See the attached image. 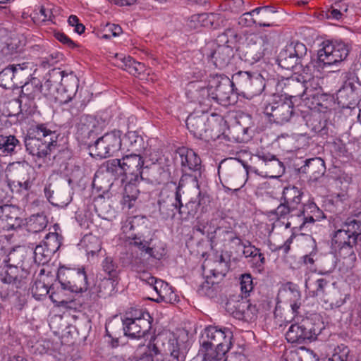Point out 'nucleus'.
<instances>
[{"label":"nucleus","mask_w":361,"mask_h":361,"mask_svg":"<svg viewBox=\"0 0 361 361\" xmlns=\"http://www.w3.org/2000/svg\"><path fill=\"white\" fill-rule=\"evenodd\" d=\"M152 317L143 310L127 312L122 319L124 335L130 338H144L152 328Z\"/></svg>","instance_id":"nucleus-7"},{"label":"nucleus","mask_w":361,"mask_h":361,"mask_svg":"<svg viewBox=\"0 0 361 361\" xmlns=\"http://www.w3.org/2000/svg\"><path fill=\"white\" fill-rule=\"evenodd\" d=\"M117 66L134 76H140L146 71L145 65L137 62L131 56H126L123 54H116V56Z\"/></svg>","instance_id":"nucleus-26"},{"label":"nucleus","mask_w":361,"mask_h":361,"mask_svg":"<svg viewBox=\"0 0 361 361\" xmlns=\"http://www.w3.org/2000/svg\"><path fill=\"white\" fill-rule=\"evenodd\" d=\"M82 244L88 256H94L100 252L102 249V242L100 239L92 234L85 235L82 240Z\"/></svg>","instance_id":"nucleus-43"},{"label":"nucleus","mask_w":361,"mask_h":361,"mask_svg":"<svg viewBox=\"0 0 361 361\" xmlns=\"http://www.w3.org/2000/svg\"><path fill=\"white\" fill-rule=\"evenodd\" d=\"M200 95L207 97L203 102H200V109H195L186 119V126L189 131L196 137L201 140H207L208 135H207V122L208 117L206 113L208 111L209 106H211L210 100H215L218 104H221V102L219 101L217 95H214L212 92V97L210 98L209 91L207 88H202L200 90Z\"/></svg>","instance_id":"nucleus-5"},{"label":"nucleus","mask_w":361,"mask_h":361,"mask_svg":"<svg viewBox=\"0 0 361 361\" xmlns=\"http://www.w3.org/2000/svg\"><path fill=\"white\" fill-rule=\"evenodd\" d=\"M263 109L269 121L280 125L289 122L297 114L292 100L283 95H272L264 103Z\"/></svg>","instance_id":"nucleus-6"},{"label":"nucleus","mask_w":361,"mask_h":361,"mask_svg":"<svg viewBox=\"0 0 361 361\" xmlns=\"http://www.w3.org/2000/svg\"><path fill=\"white\" fill-rule=\"evenodd\" d=\"M240 291L245 299H247L254 288L252 277L250 274H243L239 277Z\"/></svg>","instance_id":"nucleus-58"},{"label":"nucleus","mask_w":361,"mask_h":361,"mask_svg":"<svg viewBox=\"0 0 361 361\" xmlns=\"http://www.w3.org/2000/svg\"><path fill=\"white\" fill-rule=\"evenodd\" d=\"M145 169L146 173L144 176L143 180H147L152 183L159 185L164 184L169 180V173L160 166H146Z\"/></svg>","instance_id":"nucleus-35"},{"label":"nucleus","mask_w":361,"mask_h":361,"mask_svg":"<svg viewBox=\"0 0 361 361\" xmlns=\"http://www.w3.org/2000/svg\"><path fill=\"white\" fill-rule=\"evenodd\" d=\"M336 267V258L334 255H326L321 258L318 264L312 270L313 273L319 276L329 277Z\"/></svg>","instance_id":"nucleus-39"},{"label":"nucleus","mask_w":361,"mask_h":361,"mask_svg":"<svg viewBox=\"0 0 361 361\" xmlns=\"http://www.w3.org/2000/svg\"><path fill=\"white\" fill-rule=\"evenodd\" d=\"M78 87L79 80L73 72L66 73L63 71V80L60 82V89L56 99L62 104L68 103L75 97Z\"/></svg>","instance_id":"nucleus-18"},{"label":"nucleus","mask_w":361,"mask_h":361,"mask_svg":"<svg viewBox=\"0 0 361 361\" xmlns=\"http://www.w3.org/2000/svg\"><path fill=\"white\" fill-rule=\"evenodd\" d=\"M250 75V73L244 71H238L233 74L229 79L232 90L240 92L243 94Z\"/></svg>","instance_id":"nucleus-44"},{"label":"nucleus","mask_w":361,"mask_h":361,"mask_svg":"<svg viewBox=\"0 0 361 361\" xmlns=\"http://www.w3.org/2000/svg\"><path fill=\"white\" fill-rule=\"evenodd\" d=\"M233 154L229 150V157L227 156V160H237L240 162L245 171L246 176L248 175L249 172H253L267 178H277L282 176L285 173L284 164L275 154L269 152L261 150L257 151L255 154V157L258 159V168L247 165L238 157H233L231 155Z\"/></svg>","instance_id":"nucleus-4"},{"label":"nucleus","mask_w":361,"mask_h":361,"mask_svg":"<svg viewBox=\"0 0 361 361\" xmlns=\"http://www.w3.org/2000/svg\"><path fill=\"white\" fill-rule=\"evenodd\" d=\"M151 241L152 239H146L144 235L141 233H132L126 237V242L129 245L134 246L146 254L147 252L152 251Z\"/></svg>","instance_id":"nucleus-41"},{"label":"nucleus","mask_w":361,"mask_h":361,"mask_svg":"<svg viewBox=\"0 0 361 361\" xmlns=\"http://www.w3.org/2000/svg\"><path fill=\"white\" fill-rule=\"evenodd\" d=\"M302 77V75H298L286 80L285 88L287 92L283 97H287L290 100L292 98L295 97H305V88H304Z\"/></svg>","instance_id":"nucleus-31"},{"label":"nucleus","mask_w":361,"mask_h":361,"mask_svg":"<svg viewBox=\"0 0 361 361\" xmlns=\"http://www.w3.org/2000/svg\"><path fill=\"white\" fill-rule=\"evenodd\" d=\"M252 13L256 15V25L260 27H271L275 25L274 16L276 13L274 7L265 6L258 7L252 10Z\"/></svg>","instance_id":"nucleus-32"},{"label":"nucleus","mask_w":361,"mask_h":361,"mask_svg":"<svg viewBox=\"0 0 361 361\" xmlns=\"http://www.w3.org/2000/svg\"><path fill=\"white\" fill-rule=\"evenodd\" d=\"M303 118L306 122V125L316 134L322 137L328 135V128L326 126V121L322 120L318 114H307L303 116Z\"/></svg>","instance_id":"nucleus-36"},{"label":"nucleus","mask_w":361,"mask_h":361,"mask_svg":"<svg viewBox=\"0 0 361 361\" xmlns=\"http://www.w3.org/2000/svg\"><path fill=\"white\" fill-rule=\"evenodd\" d=\"M326 361H357L353 359L350 354V350L345 344L338 345L334 348L332 355L327 358Z\"/></svg>","instance_id":"nucleus-46"},{"label":"nucleus","mask_w":361,"mask_h":361,"mask_svg":"<svg viewBox=\"0 0 361 361\" xmlns=\"http://www.w3.org/2000/svg\"><path fill=\"white\" fill-rule=\"evenodd\" d=\"M303 195L301 189L294 185H288L283 188L281 197V201L286 202L298 210V214L300 217V224L298 228L300 231L324 218V212L313 201L309 200L306 203H302Z\"/></svg>","instance_id":"nucleus-1"},{"label":"nucleus","mask_w":361,"mask_h":361,"mask_svg":"<svg viewBox=\"0 0 361 361\" xmlns=\"http://www.w3.org/2000/svg\"><path fill=\"white\" fill-rule=\"evenodd\" d=\"M43 97L42 82L36 77H31L21 87L20 97L28 100L40 99Z\"/></svg>","instance_id":"nucleus-28"},{"label":"nucleus","mask_w":361,"mask_h":361,"mask_svg":"<svg viewBox=\"0 0 361 361\" xmlns=\"http://www.w3.org/2000/svg\"><path fill=\"white\" fill-rule=\"evenodd\" d=\"M361 231V214L360 212L347 218L341 229L334 232L332 238V246L338 250L341 256L348 259L351 262L356 259L353 247L358 239V232Z\"/></svg>","instance_id":"nucleus-2"},{"label":"nucleus","mask_w":361,"mask_h":361,"mask_svg":"<svg viewBox=\"0 0 361 361\" xmlns=\"http://www.w3.org/2000/svg\"><path fill=\"white\" fill-rule=\"evenodd\" d=\"M47 219L43 214L32 215L27 222V230L33 233L42 231L47 226Z\"/></svg>","instance_id":"nucleus-51"},{"label":"nucleus","mask_w":361,"mask_h":361,"mask_svg":"<svg viewBox=\"0 0 361 361\" xmlns=\"http://www.w3.org/2000/svg\"><path fill=\"white\" fill-rule=\"evenodd\" d=\"M123 172L126 178H132L135 181H141L146 173L145 160L140 153L131 152L121 158Z\"/></svg>","instance_id":"nucleus-17"},{"label":"nucleus","mask_w":361,"mask_h":361,"mask_svg":"<svg viewBox=\"0 0 361 361\" xmlns=\"http://www.w3.org/2000/svg\"><path fill=\"white\" fill-rule=\"evenodd\" d=\"M6 269L4 274H0V297L6 300L13 295L15 289L20 288L23 284L24 276L20 273L23 270L17 266L6 264Z\"/></svg>","instance_id":"nucleus-15"},{"label":"nucleus","mask_w":361,"mask_h":361,"mask_svg":"<svg viewBox=\"0 0 361 361\" xmlns=\"http://www.w3.org/2000/svg\"><path fill=\"white\" fill-rule=\"evenodd\" d=\"M103 270L111 278H116L118 274V265L111 257H106L102 262Z\"/></svg>","instance_id":"nucleus-62"},{"label":"nucleus","mask_w":361,"mask_h":361,"mask_svg":"<svg viewBox=\"0 0 361 361\" xmlns=\"http://www.w3.org/2000/svg\"><path fill=\"white\" fill-rule=\"evenodd\" d=\"M320 331L321 329L316 327L312 319L306 317L290 326L286 334V338L288 343H305L316 340Z\"/></svg>","instance_id":"nucleus-11"},{"label":"nucleus","mask_w":361,"mask_h":361,"mask_svg":"<svg viewBox=\"0 0 361 361\" xmlns=\"http://www.w3.org/2000/svg\"><path fill=\"white\" fill-rule=\"evenodd\" d=\"M121 132L114 130L101 137H97L92 144L89 145L90 154L100 159L106 158L115 155L121 149Z\"/></svg>","instance_id":"nucleus-9"},{"label":"nucleus","mask_w":361,"mask_h":361,"mask_svg":"<svg viewBox=\"0 0 361 361\" xmlns=\"http://www.w3.org/2000/svg\"><path fill=\"white\" fill-rule=\"evenodd\" d=\"M168 350L170 354L167 361H185L188 350L177 339L170 340Z\"/></svg>","instance_id":"nucleus-40"},{"label":"nucleus","mask_w":361,"mask_h":361,"mask_svg":"<svg viewBox=\"0 0 361 361\" xmlns=\"http://www.w3.org/2000/svg\"><path fill=\"white\" fill-rule=\"evenodd\" d=\"M250 121V116L233 110L227 111V140L237 142H245L250 137L247 135L249 126L246 123Z\"/></svg>","instance_id":"nucleus-14"},{"label":"nucleus","mask_w":361,"mask_h":361,"mask_svg":"<svg viewBox=\"0 0 361 361\" xmlns=\"http://www.w3.org/2000/svg\"><path fill=\"white\" fill-rule=\"evenodd\" d=\"M178 154L180 157L181 166L185 173L196 171L200 169V158L192 149L187 148L179 149Z\"/></svg>","instance_id":"nucleus-27"},{"label":"nucleus","mask_w":361,"mask_h":361,"mask_svg":"<svg viewBox=\"0 0 361 361\" xmlns=\"http://www.w3.org/2000/svg\"><path fill=\"white\" fill-rule=\"evenodd\" d=\"M348 55V49L343 43H324L317 54L316 59H312L311 63L317 68H324L342 62Z\"/></svg>","instance_id":"nucleus-10"},{"label":"nucleus","mask_w":361,"mask_h":361,"mask_svg":"<svg viewBox=\"0 0 361 361\" xmlns=\"http://www.w3.org/2000/svg\"><path fill=\"white\" fill-rule=\"evenodd\" d=\"M244 299V296L240 294H230L227 298V313L238 320L243 319L246 311L252 308L248 300Z\"/></svg>","instance_id":"nucleus-22"},{"label":"nucleus","mask_w":361,"mask_h":361,"mask_svg":"<svg viewBox=\"0 0 361 361\" xmlns=\"http://www.w3.org/2000/svg\"><path fill=\"white\" fill-rule=\"evenodd\" d=\"M303 80L304 88H305V97L304 99H310V97L319 92H322V88L320 85V79L319 78H310L307 79L305 76L302 77Z\"/></svg>","instance_id":"nucleus-49"},{"label":"nucleus","mask_w":361,"mask_h":361,"mask_svg":"<svg viewBox=\"0 0 361 361\" xmlns=\"http://www.w3.org/2000/svg\"><path fill=\"white\" fill-rule=\"evenodd\" d=\"M272 214H274L279 219H285L288 216L290 218L298 217L300 219L299 216L298 210L295 207L290 206L284 201H281L280 204L273 211L271 212Z\"/></svg>","instance_id":"nucleus-50"},{"label":"nucleus","mask_w":361,"mask_h":361,"mask_svg":"<svg viewBox=\"0 0 361 361\" xmlns=\"http://www.w3.org/2000/svg\"><path fill=\"white\" fill-rule=\"evenodd\" d=\"M212 116L215 117V120L211 130V138L214 140L225 139L226 120L224 116L216 113H212Z\"/></svg>","instance_id":"nucleus-42"},{"label":"nucleus","mask_w":361,"mask_h":361,"mask_svg":"<svg viewBox=\"0 0 361 361\" xmlns=\"http://www.w3.org/2000/svg\"><path fill=\"white\" fill-rule=\"evenodd\" d=\"M310 99L312 100V104L314 105V108L318 107L321 111L327 110L331 103V96L323 91L316 93Z\"/></svg>","instance_id":"nucleus-53"},{"label":"nucleus","mask_w":361,"mask_h":361,"mask_svg":"<svg viewBox=\"0 0 361 361\" xmlns=\"http://www.w3.org/2000/svg\"><path fill=\"white\" fill-rule=\"evenodd\" d=\"M199 353L203 355V361H226V350L221 342L216 344L214 350H199Z\"/></svg>","instance_id":"nucleus-45"},{"label":"nucleus","mask_w":361,"mask_h":361,"mask_svg":"<svg viewBox=\"0 0 361 361\" xmlns=\"http://www.w3.org/2000/svg\"><path fill=\"white\" fill-rule=\"evenodd\" d=\"M102 131L99 121L95 117L90 115H83L76 124L75 136L82 144L92 145Z\"/></svg>","instance_id":"nucleus-16"},{"label":"nucleus","mask_w":361,"mask_h":361,"mask_svg":"<svg viewBox=\"0 0 361 361\" xmlns=\"http://www.w3.org/2000/svg\"><path fill=\"white\" fill-rule=\"evenodd\" d=\"M57 280L61 287L71 293H82L88 288L87 277L84 269H70L60 267L57 271Z\"/></svg>","instance_id":"nucleus-12"},{"label":"nucleus","mask_w":361,"mask_h":361,"mask_svg":"<svg viewBox=\"0 0 361 361\" xmlns=\"http://www.w3.org/2000/svg\"><path fill=\"white\" fill-rule=\"evenodd\" d=\"M44 276H40V279H37L34 284L32 286L31 291L33 297L38 300L46 297V295L50 293L51 290L54 289V286H49L43 279Z\"/></svg>","instance_id":"nucleus-47"},{"label":"nucleus","mask_w":361,"mask_h":361,"mask_svg":"<svg viewBox=\"0 0 361 361\" xmlns=\"http://www.w3.org/2000/svg\"><path fill=\"white\" fill-rule=\"evenodd\" d=\"M53 255L54 254L49 251L42 243L37 245L34 250V260L38 264L44 265L48 263Z\"/></svg>","instance_id":"nucleus-55"},{"label":"nucleus","mask_w":361,"mask_h":361,"mask_svg":"<svg viewBox=\"0 0 361 361\" xmlns=\"http://www.w3.org/2000/svg\"><path fill=\"white\" fill-rule=\"evenodd\" d=\"M34 133V136L30 134L24 140L26 151L33 157L44 158L59 145L60 134L48 128L46 124L37 125Z\"/></svg>","instance_id":"nucleus-3"},{"label":"nucleus","mask_w":361,"mask_h":361,"mask_svg":"<svg viewBox=\"0 0 361 361\" xmlns=\"http://www.w3.org/2000/svg\"><path fill=\"white\" fill-rule=\"evenodd\" d=\"M126 178V183L124 185L121 204L123 207H126L130 209L135 206L140 194V190L137 188V184L140 181H135L132 178Z\"/></svg>","instance_id":"nucleus-29"},{"label":"nucleus","mask_w":361,"mask_h":361,"mask_svg":"<svg viewBox=\"0 0 361 361\" xmlns=\"http://www.w3.org/2000/svg\"><path fill=\"white\" fill-rule=\"evenodd\" d=\"M300 174H306L312 180H317L326 172L324 161L320 157H314L303 161V164L297 169Z\"/></svg>","instance_id":"nucleus-21"},{"label":"nucleus","mask_w":361,"mask_h":361,"mask_svg":"<svg viewBox=\"0 0 361 361\" xmlns=\"http://www.w3.org/2000/svg\"><path fill=\"white\" fill-rule=\"evenodd\" d=\"M21 149L20 141L14 135H0V149L4 152L12 153L16 152Z\"/></svg>","instance_id":"nucleus-48"},{"label":"nucleus","mask_w":361,"mask_h":361,"mask_svg":"<svg viewBox=\"0 0 361 361\" xmlns=\"http://www.w3.org/2000/svg\"><path fill=\"white\" fill-rule=\"evenodd\" d=\"M103 167L106 169V172L112 176H116L123 173L121 159H109L103 164Z\"/></svg>","instance_id":"nucleus-60"},{"label":"nucleus","mask_w":361,"mask_h":361,"mask_svg":"<svg viewBox=\"0 0 361 361\" xmlns=\"http://www.w3.org/2000/svg\"><path fill=\"white\" fill-rule=\"evenodd\" d=\"M245 243H243L238 236L232 235L229 237L230 251L228 257L233 259H238L242 257V249Z\"/></svg>","instance_id":"nucleus-56"},{"label":"nucleus","mask_w":361,"mask_h":361,"mask_svg":"<svg viewBox=\"0 0 361 361\" xmlns=\"http://www.w3.org/2000/svg\"><path fill=\"white\" fill-rule=\"evenodd\" d=\"M307 49L300 42H292L280 51L277 57V63L280 67L286 70L300 71L305 66Z\"/></svg>","instance_id":"nucleus-8"},{"label":"nucleus","mask_w":361,"mask_h":361,"mask_svg":"<svg viewBox=\"0 0 361 361\" xmlns=\"http://www.w3.org/2000/svg\"><path fill=\"white\" fill-rule=\"evenodd\" d=\"M217 18L214 13H200L192 15L187 22V27L190 30H197L201 27H212Z\"/></svg>","instance_id":"nucleus-38"},{"label":"nucleus","mask_w":361,"mask_h":361,"mask_svg":"<svg viewBox=\"0 0 361 361\" xmlns=\"http://www.w3.org/2000/svg\"><path fill=\"white\" fill-rule=\"evenodd\" d=\"M62 236L56 232H50L44 237L42 244L47 247L54 255L59 250L61 245Z\"/></svg>","instance_id":"nucleus-52"},{"label":"nucleus","mask_w":361,"mask_h":361,"mask_svg":"<svg viewBox=\"0 0 361 361\" xmlns=\"http://www.w3.org/2000/svg\"><path fill=\"white\" fill-rule=\"evenodd\" d=\"M330 277L325 276L315 279L313 281H305V288L310 297L323 298L329 286Z\"/></svg>","instance_id":"nucleus-30"},{"label":"nucleus","mask_w":361,"mask_h":361,"mask_svg":"<svg viewBox=\"0 0 361 361\" xmlns=\"http://www.w3.org/2000/svg\"><path fill=\"white\" fill-rule=\"evenodd\" d=\"M127 148L128 151L134 153H140L145 148L143 137L136 130H128L123 140L122 145Z\"/></svg>","instance_id":"nucleus-33"},{"label":"nucleus","mask_w":361,"mask_h":361,"mask_svg":"<svg viewBox=\"0 0 361 361\" xmlns=\"http://www.w3.org/2000/svg\"><path fill=\"white\" fill-rule=\"evenodd\" d=\"M209 197L199 192L195 199H191L185 204L182 203L180 209V217L183 219L194 217L197 214H203L208 211Z\"/></svg>","instance_id":"nucleus-19"},{"label":"nucleus","mask_w":361,"mask_h":361,"mask_svg":"<svg viewBox=\"0 0 361 361\" xmlns=\"http://www.w3.org/2000/svg\"><path fill=\"white\" fill-rule=\"evenodd\" d=\"M265 88V80L260 74L250 75L243 97L251 99L259 95Z\"/></svg>","instance_id":"nucleus-34"},{"label":"nucleus","mask_w":361,"mask_h":361,"mask_svg":"<svg viewBox=\"0 0 361 361\" xmlns=\"http://www.w3.org/2000/svg\"><path fill=\"white\" fill-rule=\"evenodd\" d=\"M142 152L143 153V159L150 161L152 166L156 165V163L161 159L162 156V152L158 147H152V145L149 147L145 146Z\"/></svg>","instance_id":"nucleus-59"},{"label":"nucleus","mask_w":361,"mask_h":361,"mask_svg":"<svg viewBox=\"0 0 361 361\" xmlns=\"http://www.w3.org/2000/svg\"><path fill=\"white\" fill-rule=\"evenodd\" d=\"M11 66L13 68L15 87L16 88L21 87L32 77L30 64L25 62L21 64L11 65Z\"/></svg>","instance_id":"nucleus-37"},{"label":"nucleus","mask_w":361,"mask_h":361,"mask_svg":"<svg viewBox=\"0 0 361 361\" xmlns=\"http://www.w3.org/2000/svg\"><path fill=\"white\" fill-rule=\"evenodd\" d=\"M225 337V331L222 329H217L216 326H212L206 327L200 339V351L210 350L215 342L220 341Z\"/></svg>","instance_id":"nucleus-25"},{"label":"nucleus","mask_w":361,"mask_h":361,"mask_svg":"<svg viewBox=\"0 0 361 361\" xmlns=\"http://www.w3.org/2000/svg\"><path fill=\"white\" fill-rule=\"evenodd\" d=\"M114 278H104L98 285V293L100 297L106 298L115 292L116 282Z\"/></svg>","instance_id":"nucleus-54"},{"label":"nucleus","mask_w":361,"mask_h":361,"mask_svg":"<svg viewBox=\"0 0 361 361\" xmlns=\"http://www.w3.org/2000/svg\"><path fill=\"white\" fill-rule=\"evenodd\" d=\"M338 104L342 108L353 109L360 105L361 94L357 92V87L353 82L348 80L337 93Z\"/></svg>","instance_id":"nucleus-20"},{"label":"nucleus","mask_w":361,"mask_h":361,"mask_svg":"<svg viewBox=\"0 0 361 361\" xmlns=\"http://www.w3.org/2000/svg\"><path fill=\"white\" fill-rule=\"evenodd\" d=\"M14 82L13 68L8 66L0 72V86L4 89H14Z\"/></svg>","instance_id":"nucleus-57"},{"label":"nucleus","mask_w":361,"mask_h":361,"mask_svg":"<svg viewBox=\"0 0 361 361\" xmlns=\"http://www.w3.org/2000/svg\"><path fill=\"white\" fill-rule=\"evenodd\" d=\"M18 214L19 210L17 207L9 204H4L0 209V227L6 231L19 227L21 224V219Z\"/></svg>","instance_id":"nucleus-24"},{"label":"nucleus","mask_w":361,"mask_h":361,"mask_svg":"<svg viewBox=\"0 0 361 361\" xmlns=\"http://www.w3.org/2000/svg\"><path fill=\"white\" fill-rule=\"evenodd\" d=\"M68 290L64 289L60 285V288L57 287L56 290L54 291L51 290V293L49 295V298L54 303H56L58 305H63L68 302V299L65 297V291Z\"/></svg>","instance_id":"nucleus-64"},{"label":"nucleus","mask_w":361,"mask_h":361,"mask_svg":"<svg viewBox=\"0 0 361 361\" xmlns=\"http://www.w3.org/2000/svg\"><path fill=\"white\" fill-rule=\"evenodd\" d=\"M53 16L51 8L41 6L39 12H35L31 14L32 20L34 23H37L39 22H46L51 20Z\"/></svg>","instance_id":"nucleus-61"},{"label":"nucleus","mask_w":361,"mask_h":361,"mask_svg":"<svg viewBox=\"0 0 361 361\" xmlns=\"http://www.w3.org/2000/svg\"><path fill=\"white\" fill-rule=\"evenodd\" d=\"M159 211L165 219H173L182 206V192L180 185L176 187L175 191L161 190L158 200Z\"/></svg>","instance_id":"nucleus-13"},{"label":"nucleus","mask_w":361,"mask_h":361,"mask_svg":"<svg viewBox=\"0 0 361 361\" xmlns=\"http://www.w3.org/2000/svg\"><path fill=\"white\" fill-rule=\"evenodd\" d=\"M336 6L338 7L342 16H352L355 13V8L349 0L336 1Z\"/></svg>","instance_id":"nucleus-63"},{"label":"nucleus","mask_w":361,"mask_h":361,"mask_svg":"<svg viewBox=\"0 0 361 361\" xmlns=\"http://www.w3.org/2000/svg\"><path fill=\"white\" fill-rule=\"evenodd\" d=\"M63 80V71L60 68H53L49 71L44 84L42 83L43 97L51 98L59 94L60 82Z\"/></svg>","instance_id":"nucleus-23"}]
</instances>
